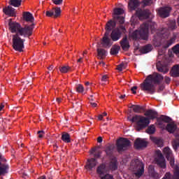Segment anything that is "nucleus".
Returning a JSON list of instances; mask_svg holds the SVG:
<instances>
[{
    "label": "nucleus",
    "instance_id": "47",
    "mask_svg": "<svg viewBox=\"0 0 179 179\" xmlns=\"http://www.w3.org/2000/svg\"><path fill=\"white\" fill-rule=\"evenodd\" d=\"M64 0H52V2L55 5H62V2Z\"/></svg>",
    "mask_w": 179,
    "mask_h": 179
},
{
    "label": "nucleus",
    "instance_id": "33",
    "mask_svg": "<svg viewBox=\"0 0 179 179\" xmlns=\"http://www.w3.org/2000/svg\"><path fill=\"white\" fill-rule=\"evenodd\" d=\"M131 108L134 113H141L143 111V108L139 105H132Z\"/></svg>",
    "mask_w": 179,
    "mask_h": 179
},
{
    "label": "nucleus",
    "instance_id": "44",
    "mask_svg": "<svg viewBox=\"0 0 179 179\" xmlns=\"http://www.w3.org/2000/svg\"><path fill=\"white\" fill-rule=\"evenodd\" d=\"M174 41H176V38H172L169 42H167V45H164V48H169Z\"/></svg>",
    "mask_w": 179,
    "mask_h": 179
},
{
    "label": "nucleus",
    "instance_id": "18",
    "mask_svg": "<svg viewBox=\"0 0 179 179\" xmlns=\"http://www.w3.org/2000/svg\"><path fill=\"white\" fill-rule=\"evenodd\" d=\"M171 10V8L170 7H165L160 8L158 10V13L161 17H168L170 15V11Z\"/></svg>",
    "mask_w": 179,
    "mask_h": 179
},
{
    "label": "nucleus",
    "instance_id": "28",
    "mask_svg": "<svg viewBox=\"0 0 179 179\" xmlns=\"http://www.w3.org/2000/svg\"><path fill=\"white\" fill-rule=\"evenodd\" d=\"M3 13L5 15H8V16H15L16 13L15 12V8L8 6L3 9Z\"/></svg>",
    "mask_w": 179,
    "mask_h": 179
},
{
    "label": "nucleus",
    "instance_id": "29",
    "mask_svg": "<svg viewBox=\"0 0 179 179\" xmlns=\"http://www.w3.org/2000/svg\"><path fill=\"white\" fill-rule=\"evenodd\" d=\"M168 132L170 134H173L177 129V125L174 123H169L166 124V127H165Z\"/></svg>",
    "mask_w": 179,
    "mask_h": 179
},
{
    "label": "nucleus",
    "instance_id": "64",
    "mask_svg": "<svg viewBox=\"0 0 179 179\" xmlns=\"http://www.w3.org/2000/svg\"><path fill=\"white\" fill-rule=\"evenodd\" d=\"M162 34H163V32H162Z\"/></svg>",
    "mask_w": 179,
    "mask_h": 179
},
{
    "label": "nucleus",
    "instance_id": "12",
    "mask_svg": "<svg viewBox=\"0 0 179 179\" xmlns=\"http://www.w3.org/2000/svg\"><path fill=\"white\" fill-rule=\"evenodd\" d=\"M171 121V119L167 116L162 115L157 120V125L159 128L164 129L167 127V124Z\"/></svg>",
    "mask_w": 179,
    "mask_h": 179
},
{
    "label": "nucleus",
    "instance_id": "21",
    "mask_svg": "<svg viewBox=\"0 0 179 179\" xmlns=\"http://www.w3.org/2000/svg\"><path fill=\"white\" fill-rule=\"evenodd\" d=\"M144 115L148 118L149 121H150V120H155V118H157V112L150 109L144 113Z\"/></svg>",
    "mask_w": 179,
    "mask_h": 179
},
{
    "label": "nucleus",
    "instance_id": "41",
    "mask_svg": "<svg viewBox=\"0 0 179 179\" xmlns=\"http://www.w3.org/2000/svg\"><path fill=\"white\" fill-rule=\"evenodd\" d=\"M176 139L174 140L172 143L173 149H177L179 146V136H176Z\"/></svg>",
    "mask_w": 179,
    "mask_h": 179
},
{
    "label": "nucleus",
    "instance_id": "49",
    "mask_svg": "<svg viewBox=\"0 0 179 179\" xmlns=\"http://www.w3.org/2000/svg\"><path fill=\"white\" fill-rule=\"evenodd\" d=\"M143 3L145 6L150 5V3H152V0H143Z\"/></svg>",
    "mask_w": 179,
    "mask_h": 179
},
{
    "label": "nucleus",
    "instance_id": "24",
    "mask_svg": "<svg viewBox=\"0 0 179 179\" xmlns=\"http://www.w3.org/2000/svg\"><path fill=\"white\" fill-rule=\"evenodd\" d=\"M141 5V2L138 0H129V10H135L138 6Z\"/></svg>",
    "mask_w": 179,
    "mask_h": 179
},
{
    "label": "nucleus",
    "instance_id": "50",
    "mask_svg": "<svg viewBox=\"0 0 179 179\" xmlns=\"http://www.w3.org/2000/svg\"><path fill=\"white\" fill-rule=\"evenodd\" d=\"M95 152H96V149H92L91 150V154L94 155V157H99L100 156V152H98L99 155H96V154H94Z\"/></svg>",
    "mask_w": 179,
    "mask_h": 179
},
{
    "label": "nucleus",
    "instance_id": "3",
    "mask_svg": "<svg viewBox=\"0 0 179 179\" xmlns=\"http://www.w3.org/2000/svg\"><path fill=\"white\" fill-rule=\"evenodd\" d=\"M117 169H118L117 158L114 157L111 159L108 168H107L106 164H102L97 167L96 173L101 179H111L113 178V176L106 174V173H108V170L114 171L115 170H117Z\"/></svg>",
    "mask_w": 179,
    "mask_h": 179
},
{
    "label": "nucleus",
    "instance_id": "59",
    "mask_svg": "<svg viewBox=\"0 0 179 179\" xmlns=\"http://www.w3.org/2000/svg\"><path fill=\"white\" fill-rule=\"evenodd\" d=\"M86 54H87V50H85V51L83 52V57H85V55H86Z\"/></svg>",
    "mask_w": 179,
    "mask_h": 179
},
{
    "label": "nucleus",
    "instance_id": "22",
    "mask_svg": "<svg viewBox=\"0 0 179 179\" xmlns=\"http://www.w3.org/2000/svg\"><path fill=\"white\" fill-rule=\"evenodd\" d=\"M97 160L96 159H90L87 160V164L85 166V169L88 170H92V169H94L97 166Z\"/></svg>",
    "mask_w": 179,
    "mask_h": 179
},
{
    "label": "nucleus",
    "instance_id": "42",
    "mask_svg": "<svg viewBox=\"0 0 179 179\" xmlns=\"http://www.w3.org/2000/svg\"><path fill=\"white\" fill-rule=\"evenodd\" d=\"M117 69V71H120V72L124 71V69H127V64H121L118 65Z\"/></svg>",
    "mask_w": 179,
    "mask_h": 179
},
{
    "label": "nucleus",
    "instance_id": "32",
    "mask_svg": "<svg viewBox=\"0 0 179 179\" xmlns=\"http://www.w3.org/2000/svg\"><path fill=\"white\" fill-rule=\"evenodd\" d=\"M150 139L152 141L154 142V143L157 144L159 148H162V146H163V140H162L161 138L150 137Z\"/></svg>",
    "mask_w": 179,
    "mask_h": 179
},
{
    "label": "nucleus",
    "instance_id": "35",
    "mask_svg": "<svg viewBox=\"0 0 179 179\" xmlns=\"http://www.w3.org/2000/svg\"><path fill=\"white\" fill-rule=\"evenodd\" d=\"M98 57L99 59H103V58L106 57V54H107V52L103 49H98Z\"/></svg>",
    "mask_w": 179,
    "mask_h": 179
},
{
    "label": "nucleus",
    "instance_id": "60",
    "mask_svg": "<svg viewBox=\"0 0 179 179\" xmlns=\"http://www.w3.org/2000/svg\"><path fill=\"white\" fill-rule=\"evenodd\" d=\"M57 103H61V99L60 98H57Z\"/></svg>",
    "mask_w": 179,
    "mask_h": 179
},
{
    "label": "nucleus",
    "instance_id": "56",
    "mask_svg": "<svg viewBox=\"0 0 179 179\" xmlns=\"http://www.w3.org/2000/svg\"><path fill=\"white\" fill-rule=\"evenodd\" d=\"M92 107H97V103H94V102H91L90 103Z\"/></svg>",
    "mask_w": 179,
    "mask_h": 179
},
{
    "label": "nucleus",
    "instance_id": "13",
    "mask_svg": "<svg viewBox=\"0 0 179 179\" xmlns=\"http://www.w3.org/2000/svg\"><path fill=\"white\" fill-rule=\"evenodd\" d=\"M45 15L48 17H54L55 19H57V17L61 16V8L54 7L51 10L46 11Z\"/></svg>",
    "mask_w": 179,
    "mask_h": 179
},
{
    "label": "nucleus",
    "instance_id": "16",
    "mask_svg": "<svg viewBox=\"0 0 179 179\" xmlns=\"http://www.w3.org/2000/svg\"><path fill=\"white\" fill-rule=\"evenodd\" d=\"M136 16H138L140 20H143V19H148L150 16V12L148 10H142V9H138L136 12Z\"/></svg>",
    "mask_w": 179,
    "mask_h": 179
},
{
    "label": "nucleus",
    "instance_id": "25",
    "mask_svg": "<svg viewBox=\"0 0 179 179\" xmlns=\"http://www.w3.org/2000/svg\"><path fill=\"white\" fill-rule=\"evenodd\" d=\"M120 45L124 51H127L129 49V42H128V37L124 36L120 41Z\"/></svg>",
    "mask_w": 179,
    "mask_h": 179
},
{
    "label": "nucleus",
    "instance_id": "17",
    "mask_svg": "<svg viewBox=\"0 0 179 179\" xmlns=\"http://www.w3.org/2000/svg\"><path fill=\"white\" fill-rule=\"evenodd\" d=\"M149 78H150V80L153 81V83H160L163 80V76L157 73H154L152 75L148 76Z\"/></svg>",
    "mask_w": 179,
    "mask_h": 179
},
{
    "label": "nucleus",
    "instance_id": "36",
    "mask_svg": "<svg viewBox=\"0 0 179 179\" xmlns=\"http://www.w3.org/2000/svg\"><path fill=\"white\" fill-rule=\"evenodd\" d=\"M152 51V45H147L141 48V52L143 54H148V52H150Z\"/></svg>",
    "mask_w": 179,
    "mask_h": 179
},
{
    "label": "nucleus",
    "instance_id": "61",
    "mask_svg": "<svg viewBox=\"0 0 179 179\" xmlns=\"http://www.w3.org/2000/svg\"><path fill=\"white\" fill-rule=\"evenodd\" d=\"M120 99H125V95H121V96H120Z\"/></svg>",
    "mask_w": 179,
    "mask_h": 179
},
{
    "label": "nucleus",
    "instance_id": "1",
    "mask_svg": "<svg viewBox=\"0 0 179 179\" xmlns=\"http://www.w3.org/2000/svg\"><path fill=\"white\" fill-rule=\"evenodd\" d=\"M34 25L22 27L19 22H13L9 20L8 30L13 33V48L15 51L22 52L24 48V40L22 37H30L33 34Z\"/></svg>",
    "mask_w": 179,
    "mask_h": 179
},
{
    "label": "nucleus",
    "instance_id": "53",
    "mask_svg": "<svg viewBox=\"0 0 179 179\" xmlns=\"http://www.w3.org/2000/svg\"><path fill=\"white\" fill-rule=\"evenodd\" d=\"M77 64H83V57H80V58L77 60Z\"/></svg>",
    "mask_w": 179,
    "mask_h": 179
},
{
    "label": "nucleus",
    "instance_id": "46",
    "mask_svg": "<svg viewBox=\"0 0 179 179\" xmlns=\"http://www.w3.org/2000/svg\"><path fill=\"white\" fill-rule=\"evenodd\" d=\"M173 51L174 54H176V55H178L179 54V45H176L173 48Z\"/></svg>",
    "mask_w": 179,
    "mask_h": 179
},
{
    "label": "nucleus",
    "instance_id": "40",
    "mask_svg": "<svg viewBox=\"0 0 179 179\" xmlns=\"http://www.w3.org/2000/svg\"><path fill=\"white\" fill-rule=\"evenodd\" d=\"M70 69L71 67H69V66H63L62 67H59V71L62 73H66Z\"/></svg>",
    "mask_w": 179,
    "mask_h": 179
},
{
    "label": "nucleus",
    "instance_id": "27",
    "mask_svg": "<svg viewBox=\"0 0 179 179\" xmlns=\"http://www.w3.org/2000/svg\"><path fill=\"white\" fill-rule=\"evenodd\" d=\"M157 69L159 72H162V73H167L169 72V67L162 65L160 62L157 63Z\"/></svg>",
    "mask_w": 179,
    "mask_h": 179
},
{
    "label": "nucleus",
    "instance_id": "10",
    "mask_svg": "<svg viewBox=\"0 0 179 179\" xmlns=\"http://www.w3.org/2000/svg\"><path fill=\"white\" fill-rule=\"evenodd\" d=\"M9 170V165L6 164V159L0 154V176H4Z\"/></svg>",
    "mask_w": 179,
    "mask_h": 179
},
{
    "label": "nucleus",
    "instance_id": "37",
    "mask_svg": "<svg viewBox=\"0 0 179 179\" xmlns=\"http://www.w3.org/2000/svg\"><path fill=\"white\" fill-rule=\"evenodd\" d=\"M10 5H12V6H15V8H18V6H20V5H22V0H10Z\"/></svg>",
    "mask_w": 179,
    "mask_h": 179
},
{
    "label": "nucleus",
    "instance_id": "63",
    "mask_svg": "<svg viewBox=\"0 0 179 179\" xmlns=\"http://www.w3.org/2000/svg\"><path fill=\"white\" fill-rule=\"evenodd\" d=\"M49 71H51L52 69V66L48 67Z\"/></svg>",
    "mask_w": 179,
    "mask_h": 179
},
{
    "label": "nucleus",
    "instance_id": "30",
    "mask_svg": "<svg viewBox=\"0 0 179 179\" xmlns=\"http://www.w3.org/2000/svg\"><path fill=\"white\" fill-rule=\"evenodd\" d=\"M148 171H149V173L150 174V176H152V177H154V178H160L159 174L155 171V167L153 166H152V165L149 166Z\"/></svg>",
    "mask_w": 179,
    "mask_h": 179
},
{
    "label": "nucleus",
    "instance_id": "39",
    "mask_svg": "<svg viewBox=\"0 0 179 179\" xmlns=\"http://www.w3.org/2000/svg\"><path fill=\"white\" fill-rule=\"evenodd\" d=\"M120 51L119 45H114L110 50L111 55H117V53Z\"/></svg>",
    "mask_w": 179,
    "mask_h": 179
},
{
    "label": "nucleus",
    "instance_id": "31",
    "mask_svg": "<svg viewBox=\"0 0 179 179\" xmlns=\"http://www.w3.org/2000/svg\"><path fill=\"white\" fill-rule=\"evenodd\" d=\"M115 27V22L113 20H110L106 23V31H110V30H113Z\"/></svg>",
    "mask_w": 179,
    "mask_h": 179
},
{
    "label": "nucleus",
    "instance_id": "5",
    "mask_svg": "<svg viewBox=\"0 0 179 179\" xmlns=\"http://www.w3.org/2000/svg\"><path fill=\"white\" fill-rule=\"evenodd\" d=\"M130 121L131 122H135L137 131H141V129L146 128V127L150 124L149 118L139 115L133 116Z\"/></svg>",
    "mask_w": 179,
    "mask_h": 179
},
{
    "label": "nucleus",
    "instance_id": "38",
    "mask_svg": "<svg viewBox=\"0 0 179 179\" xmlns=\"http://www.w3.org/2000/svg\"><path fill=\"white\" fill-rule=\"evenodd\" d=\"M146 132L150 135H152V134H155V132H156V127H155L154 124L149 126L146 129Z\"/></svg>",
    "mask_w": 179,
    "mask_h": 179
},
{
    "label": "nucleus",
    "instance_id": "8",
    "mask_svg": "<svg viewBox=\"0 0 179 179\" xmlns=\"http://www.w3.org/2000/svg\"><path fill=\"white\" fill-rule=\"evenodd\" d=\"M122 15H124V10L122 8H115L113 10V17L115 20H117L120 24H122L124 22V16Z\"/></svg>",
    "mask_w": 179,
    "mask_h": 179
},
{
    "label": "nucleus",
    "instance_id": "43",
    "mask_svg": "<svg viewBox=\"0 0 179 179\" xmlns=\"http://www.w3.org/2000/svg\"><path fill=\"white\" fill-rule=\"evenodd\" d=\"M76 90L78 93H83L85 92V87H83L82 85H78L76 87Z\"/></svg>",
    "mask_w": 179,
    "mask_h": 179
},
{
    "label": "nucleus",
    "instance_id": "14",
    "mask_svg": "<svg viewBox=\"0 0 179 179\" xmlns=\"http://www.w3.org/2000/svg\"><path fill=\"white\" fill-rule=\"evenodd\" d=\"M121 33H125V28L123 27L114 29L110 35L113 41H118L121 38Z\"/></svg>",
    "mask_w": 179,
    "mask_h": 179
},
{
    "label": "nucleus",
    "instance_id": "48",
    "mask_svg": "<svg viewBox=\"0 0 179 179\" xmlns=\"http://www.w3.org/2000/svg\"><path fill=\"white\" fill-rule=\"evenodd\" d=\"M106 116H107V113L104 112L103 115H99L98 120H99V121H101L103 120V117H106Z\"/></svg>",
    "mask_w": 179,
    "mask_h": 179
},
{
    "label": "nucleus",
    "instance_id": "51",
    "mask_svg": "<svg viewBox=\"0 0 179 179\" xmlns=\"http://www.w3.org/2000/svg\"><path fill=\"white\" fill-rule=\"evenodd\" d=\"M138 89V87L134 86L133 87H131V90L133 93V94H136V90Z\"/></svg>",
    "mask_w": 179,
    "mask_h": 179
},
{
    "label": "nucleus",
    "instance_id": "11",
    "mask_svg": "<svg viewBox=\"0 0 179 179\" xmlns=\"http://www.w3.org/2000/svg\"><path fill=\"white\" fill-rule=\"evenodd\" d=\"M155 153L157 155V157L155 158L157 164L162 169H166V159H164V157H163L162 151L157 150Z\"/></svg>",
    "mask_w": 179,
    "mask_h": 179
},
{
    "label": "nucleus",
    "instance_id": "7",
    "mask_svg": "<svg viewBox=\"0 0 179 179\" xmlns=\"http://www.w3.org/2000/svg\"><path fill=\"white\" fill-rule=\"evenodd\" d=\"M117 146L118 152H122L131 146V142L127 138H120L117 142Z\"/></svg>",
    "mask_w": 179,
    "mask_h": 179
},
{
    "label": "nucleus",
    "instance_id": "19",
    "mask_svg": "<svg viewBox=\"0 0 179 179\" xmlns=\"http://www.w3.org/2000/svg\"><path fill=\"white\" fill-rule=\"evenodd\" d=\"M148 142L143 139L137 138L134 143V148L136 149H141V148H146Z\"/></svg>",
    "mask_w": 179,
    "mask_h": 179
},
{
    "label": "nucleus",
    "instance_id": "34",
    "mask_svg": "<svg viewBox=\"0 0 179 179\" xmlns=\"http://www.w3.org/2000/svg\"><path fill=\"white\" fill-rule=\"evenodd\" d=\"M62 141L66 143H69L71 142V136L68 133H64L62 135Z\"/></svg>",
    "mask_w": 179,
    "mask_h": 179
},
{
    "label": "nucleus",
    "instance_id": "52",
    "mask_svg": "<svg viewBox=\"0 0 179 179\" xmlns=\"http://www.w3.org/2000/svg\"><path fill=\"white\" fill-rule=\"evenodd\" d=\"M38 138H41L44 136V131H38Z\"/></svg>",
    "mask_w": 179,
    "mask_h": 179
},
{
    "label": "nucleus",
    "instance_id": "55",
    "mask_svg": "<svg viewBox=\"0 0 179 179\" xmlns=\"http://www.w3.org/2000/svg\"><path fill=\"white\" fill-rule=\"evenodd\" d=\"M97 142H99V143H101V142H103V138L101 137H99L97 138Z\"/></svg>",
    "mask_w": 179,
    "mask_h": 179
},
{
    "label": "nucleus",
    "instance_id": "20",
    "mask_svg": "<svg viewBox=\"0 0 179 179\" xmlns=\"http://www.w3.org/2000/svg\"><path fill=\"white\" fill-rule=\"evenodd\" d=\"M102 47H111V40L108 38V32H106L101 43Z\"/></svg>",
    "mask_w": 179,
    "mask_h": 179
},
{
    "label": "nucleus",
    "instance_id": "4",
    "mask_svg": "<svg viewBox=\"0 0 179 179\" xmlns=\"http://www.w3.org/2000/svg\"><path fill=\"white\" fill-rule=\"evenodd\" d=\"M129 169L133 171L136 178H140L145 173V165L139 159L132 160Z\"/></svg>",
    "mask_w": 179,
    "mask_h": 179
},
{
    "label": "nucleus",
    "instance_id": "45",
    "mask_svg": "<svg viewBox=\"0 0 179 179\" xmlns=\"http://www.w3.org/2000/svg\"><path fill=\"white\" fill-rule=\"evenodd\" d=\"M102 85H106V83H108V76H103L101 78Z\"/></svg>",
    "mask_w": 179,
    "mask_h": 179
},
{
    "label": "nucleus",
    "instance_id": "54",
    "mask_svg": "<svg viewBox=\"0 0 179 179\" xmlns=\"http://www.w3.org/2000/svg\"><path fill=\"white\" fill-rule=\"evenodd\" d=\"M171 79H170V78L169 77H165V82L166 83H170Z\"/></svg>",
    "mask_w": 179,
    "mask_h": 179
},
{
    "label": "nucleus",
    "instance_id": "2",
    "mask_svg": "<svg viewBox=\"0 0 179 179\" xmlns=\"http://www.w3.org/2000/svg\"><path fill=\"white\" fill-rule=\"evenodd\" d=\"M149 26L152 31L156 27V24L152 21H149L148 23L143 24L139 30H136L132 34H129V37L133 40H137V38H141L142 40H148L149 36Z\"/></svg>",
    "mask_w": 179,
    "mask_h": 179
},
{
    "label": "nucleus",
    "instance_id": "58",
    "mask_svg": "<svg viewBox=\"0 0 179 179\" xmlns=\"http://www.w3.org/2000/svg\"><path fill=\"white\" fill-rule=\"evenodd\" d=\"M3 107H5V105H3V103H1L0 105V111H2V110H3Z\"/></svg>",
    "mask_w": 179,
    "mask_h": 179
},
{
    "label": "nucleus",
    "instance_id": "15",
    "mask_svg": "<svg viewBox=\"0 0 179 179\" xmlns=\"http://www.w3.org/2000/svg\"><path fill=\"white\" fill-rule=\"evenodd\" d=\"M162 179H179V164L174 165L173 177L170 173H166Z\"/></svg>",
    "mask_w": 179,
    "mask_h": 179
},
{
    "label": "nucleus",
    "instance_id": "9",
    "mask_svg": "<svg viewBox=\"0 0 179 179\" xmlns=\"http://www.w3.org/2000/svg\"><path fill=\"white\" fill-rule=\"evenodd\" d=\"M163 154L166 156L167 160L169 162L172 169H174V157L173 156V152L169 147H166L163 150Z\"/></svg>",
    "mask_w": 179,
    "mask_h": 179
},
{
    "label": "nucleus",
    "instance_id": "23",
    "mask_svg": "<svg viewBox=\"0 0 179 179\" xmlns=\"http://www.w3.org/2000/svg\"><path fill=\"white\" fill-rule=\"evenodd\" d=\"M22 17L25 22H29L30 23H33V22H34V17L30 12H24L22 14Z\"/></svg>",
    "mask_w": 179,
    "mask_h": 179
},
{
    "label": "nucleus",
    "instance_id": "26",
    "mask_svg": "<svg viewBox=\"0 0 179 179\" xmlns=\"http://www.w3.org/2000/svg\"><path fill=\"white\" fill-rule=\"evenodd\" d=\"M171 76L173 78H179V64L173 66L171 70Z\"/></svg>",
    "mask_w": 179,
    "mask_h": 179
},
{
    "label": "nucleus",
    "instance_id": "6",
    "mask_svg": "<svg viewBox=\"0 0 179 179\" xmlns=\"http://www.w3.org/2000/svg\"><path fill=\"white\" fill-rule=\"evenodd\" d=\"M151 77H147L143 83L141 85L142 90H146L147 92H153L155 90V83L150 79Z\"/></svg>",
    "mask_w": 179,
    "mask_h": 179
},
{
    "label": "nucleus",
    "instance_id": "62",
    "mask_svg": "<svg viewBox=\"0 0 179 179\" xmlns=\"http://www.w3.org/2000/svg\"><path fill=\"white\" fill-rule=\"evenodd\" d=\"M89 85H90V83H89V82L85 83V86H89Z\"/></svg>",
    "mask_w": 179,
    "mask_h": 179
},
{
    "label": "nucleus",
    "instance_id": "57",
    "mask_svg": "<svg viewBox=\"0 0 179 179\" xmlns=\"http://www.w3.org/2000/svg\"><path fill=\"white\" fill-rule=\"evenodd\" d=\"M99 65H100L101 66H106V63H104V62H99Z\"/></svg>",
    "mask_w": 179,
    "mask_h": 179
}]
</instances>
